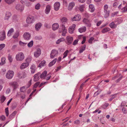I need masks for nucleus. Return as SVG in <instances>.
<instances>
[{
  "label": "nucleus",
  "mask_w": 127,
  "mask_h": 127,
  "mask_svg": "<svg viewBox=\"0 0 127 127\" xmlns=\"http://www.w3.org/2000/svg\"><path fill=\"white\" fill-rule=\"evenodd\" d=\"M24 58V56L23 53L22 52L19 53L16 55V59L18 61H21Z\"/></svg>",
  "instance_id": "obj_1"
},
{
  "label": "nucleus",
  "mask_w": 127,
  "mask_h": 127,
  "mask_svg": "<svg viewBox=\"0 0 127 127\" xmlns=\"http://www.w3.org/2000/svg\"><path fill=\"white\" fill-rule=\"evenodd\" d=\"M14 72L12 70H8L5 76L6 78L10 79L12 78L14 75Z\"/></svg>",
  "instance_id": "obj_2"
},
{
  "label": "nucleus",
  "mask_w": 127,
  "mask_h": 127,
  "mask_svg": "<svg viewBox=\"0 0 127 127\" xmlns=\"http://www.w3.org/2000/svg\"><path fill=\"white\" fill-rule=\"evenodd\" d=\"M31 60L30 58H28L26 60V62L22 63L20 66V68L21 69H23L28 67L29 65V62Z\"/></svg>",
  "instance_id": "obj_3"
},
{
  "label": "nucleus",
  "mask_w": 127,
  "mask_h": 127,
  "mask_svg": "<svg viewBox=\"0 0 127 127\" xmlns=\"http://www.w3.org/2000/svg\"><path fill=\"white\" fill-rule=\"evenodd\" d=\"M58 54V52L57 50L55 49L51 51L50 57L51 59H53L57 56Z\"/></svg>",
  "instance_id": "obj_4"
},
{
  "label": "nucleus",
  "mask_w": 127,
  "mask_h": 127,
  "mask_svg": "<svg viewBox=\"0 0 127 127\" xmlns=\"http://www.w3.org/2000/svg\"><path fill=\"white\" fill-rule=\"evenodd\" d=\"M35 21V18L33 16H29L26 19V22L29 24H31Z\"/></svg>",
  "instance_id": "obj_5"
},
{
  "label": "nucleus",
  "mask_w": 127,
  "mask_h": 127,
  "mask_svg": "<svg viewBox=\"0 0 127 127\" xmlns=\"http://www.w3.org/2000/svg\"><path fill=\"white\" fill-rule=\"evenodd\" d=\"M62 30H59V32L61 33L62 32V35L63 36H65V34L66 33L67 30L65 29V28L64 25L62 24Z\"/></svg>",
  "instance_id": "obj_6"
},
{
  "label": "nucleus",
  "mask_w": 127,
  "mask_h": 127,
  "mask_svg": "<svg viewBox=\"0 0 127 127\" xmlns=\"http://www.w3.org/2000/svg\"><path fill=\"white\" fill-rule=\"evenodd\" d=\"M66 43L68 45L71 44L73 40V38L70 36H67L66 37Z\"/></svg>",
  "instance_id": "obj_7"
},
{
  "label": "nucleus",
  "mask_w": 127,
  "mask_h": 127,
  "mask_svg": "<svg viewBox=\"0 0 127 127\" xmlns=\"http://www.w3.org/2000/svg\"><path fill=\"white\" fill-rule=\"evenodd\" d=\"M41 53V51L40 49H37L36 50L34 53V57L36 58H37L40 55Z\"/></svg>",
  "instance_id": "obj_8"
},
{
  "label": "nucleus",
  "mask_w": 127,
  "mask_h": 127,
  "mask_svg": "<svg viewBox=\"0 0 127 127\" xmlns=\"http://www.w3.org/2000/svg\"><path fill=\"white\" fill-rule=\"evenodd\" d=\"M75 26L76 25L75 24H73L68 29V31L70 33L72 34L73 33Z\"/></svg>",
  "instance_id": "obj_9"
},
{
  "label": "nucleus",
  "mask_w": 127,
  "mask_h": 127,
  "mask_svg": "<svg viewBox=\"0 0 127 127\" xmlns=\"http://www.w3.org/2000/svg\"><path fill=\"white\" fill-rule=\"evenodd\" d=\"M16 9L19 11H22L24 9L23 5L18 4L16 6Z\"/></svg>",
  "instance_id": "obj_10"
},
{
  "label": "nucleus",
  "mask_w": 127,
  "mask_h": 127,
  "mask_svg": "<svg viewBox=\"0 0 127 127\" xmlns=\"http://www.w3.org/2000/svg\"><path fill=\"white\" fill-rule=\"evenodd\" d=\"M9 85L12 87L14 89L17 88L18 86V83L16 82H12L9 83Z\"/></svg>",
  "instance_id": "obj_11"
},
{
  "label": "nucleus",
  "mask_w": 127,
  "mask_h": 127,
  "mask_svg": "<svg viewBox=\"0 0 127 127\" xmlns=\"http://www.w3.org/2000/svg\"><path fill=\"white\" fill-rule=\"evenodd\" d=\"M23 37L25 39L29 40L30 39L31 35L28 32H26L24 34Z\"/></svg>",
  "instance_id": "obj_12"
},
{
  "label": "nucleus",
  "mask_w": 127,
  "mask_h": 127,
  "mask_svg": "<svg viewBox=\"0 0 127 127\" xmlns=\"http://www.w3.org/2000/svg\"><path fill=\"white\" fill-rule=\"evenodd\" d=\"M60 3L59 2H56L54 4V8L56 11H58L59 9L60 6Z\"/></svg>",
  "instance_id": "obj_13"
},
{
  "label": "nucleus",
  "mask_w": 127,
  "mask_h": 127,
  "mask_svg": "<svg viewBox=\"0 0 127 127\" xmlns=\"http://www.w3.org/2000/svg\"><path fill=\"white\" fill-rule=\"evenodd\" d=\"M75 5V3L73 2L69 3L68 7V9L69 10H71L74 6Z\"/></svg>",
  "instance_id": "obj_14"
},
{
  "label": "nucleus",
  "mask_w": 127,
  "mask_h": 127,
  "mask_svg": "<svg viewBox=\"0 0 127 127\" xmlns=\"http://www.w3.org/2000/svg\"><path fill=\"white\" fill-rule=\"evenodd\" d=\"M81 19L80 16L79 15H75L72 18H71L72 21H79Z\"/></svg>",
  "instance_id": "obj_15"
},
{
  "label": "nucleus",
  "mask_w": 127,
  "mask_h": 127,
  "mask_svg": "<svg viewBox=\"0 0 127 127\" xmlns=\"http://www.w3.org/2000/svg\"><path fill=\"white\" fill-rule=\"evenodd\" d=\"M40 74V73H38L34 75L33 81H37L39 80Z\"/></svg>",
  "instance_id": "obj_16"
},
{
  "label": "nucleus",
  "mask_w": 127,
  "mask_h": 127,
  "mask_svg": "<svg viewBox=\"0 0 127 127\" xmlns=\"http://www.w3.org/2000/svg\"><path fill=\"white\" fill-rule=\"evenodd\" d=\"M17 76L19 78H23L26 77L25 74L23 72H19L18 73Z\"/></svg>",
  "instance_id": "obj_17"
},
{
  "label": "nucleus",
  "mask_w": 127,
  "mask_h": 127,
  "mask_svg": "<svg viewBox=\"0 0 127 127\" xmlns=\"http://www.w3.org/2000/svg\"><path fill=\"white\" fill-rule=\"evenodd\" d=\"M59 27V25L57 23H55L52 25V29L53 31H55Z\"/></svg>",
  "instance_id": "obj_18"
},
{
  "label": "nucleus",
  "mask_w": 127,
  "mask_h": 127,
  "mask_svg": "<svg viewBox=\"0 0 127 127\" xmlns=\"http://www.w3.org/2000/svg\"><path fill=\"white\" fill-rule=\"evenodd\" d=\"M42 25V24L40 23H38L36 24L35 26L36 30L38 31Z\"/></svg>",
  "instance_id": "obj_19"
},
{
  "label": "nucleus",
  "mask_w": 127,
  "mask_h": 127,
  "mask_svg": "<svg viewBox=\"0 0 127 127\" xmlns=\"http://www.w3.org/2000/svg\"><path fill=\"white\" fill-rule=\"evenodd\" d=\"M36 66L34 64H33L31 65L30 67V69L31 70V73H34L36 70Z\"/></svg>",
  "instance_id": "obj_20"
},
{
  "label": "nucleus",
  "mask_w": 127,
  "mask_h": 127,
  "mask_svg": "<svg viewBox=\"0 0 127 127\" xmlns=\"http://www.w3.org/2000/svg\"><path fill=\"white\" fill-rule=\"evenodd\" d=\"M57 60V58H55L49 64L48 66L49 67H51L53 65L56 63Z\"/></svg>",
  "instance_id": "obj_21"
},
{
  "label": "nucleus",
  "mask_w": 127,
  "mask_h": 127,
  "mask_svg": "<svg viewBox=\"0 0 127 127\" xmlns=\"http://www.w3.org/2000/svg\"><path fill=\"white\" fill-rule=\"evenodd\" d=\"M1 34L2 36L0 37V40L2 41L5 38V32L3 31L1 32Z\"/></svg>",
  "instance_id": "obj_22"
},
{
  "label": "nucleus",
  "mask_w": 127,
  "mask_h": 127,
  "mask_svg": "<svg viewBox=\"0 0 127 127\" xmlns=\"http://www.w3.org/2000/svg\"><path fill=\"white\" fill-rule=\"evenodd\" d=\"M11 14L9 12H6L5 14V16L4 18L5 19L8 20L11 16Z\"/></svg>",
  "instance_id": "obj_23"
},
{
  "label": "nucleus",
  "mask_w": 127,
  "mask_h": 127,
  "mask_svg": "<svg viewBox=\"0 0 127 127\" xmlns=\"http://www.w3.org/2000/svg\"><path fill=\"white\" fill-rule=\"evenodd\" d=\"M50 6L49 5H48L46 6V9L45 10V13L48 14L50 12Z\"/></svg>",
  "instance_id": "obj_24"
},
{
  "label": "nucleus",
  "mask_w": 127,
  "mask_h": 127,
  "mask_svg": "<svg viewBox=\"0 0 127 127\" xmlns=\"http://www.w3.org/2000/svg\"><path fill=\"white\" fill-rule=\"evenodd\" d=\"M89 10L91 12H93L95 10L94 5L92 4H90L89 5Z\"/></svg>",
  "instance_id": "obj_25"
},
{
  "label": "nucleus",
  "mask_w": 127,
  "mask_h": 127,
  "mask_svg": "<svg viewBox=\"0 0 127 127\" xmlns=\"http://www.w3.org/2000/svg\"><path fill=\"white\" fill-rule=\"evenodd\" d=\"M47 73V71H44L40 75V77L41 79H43L45 78L46 76V75Z\"/></svg>",
  "instance_id": "obj_26"
},
{
  "label": "nucleus",
  "mask_w": 127,
  "mask_h": 127,
  "mask_svg": "<svg viewBox=\"0 0 127 127\" xmlns=\"http://www.w3.org/2000/svg\"><path fill=\"white\" fill-rule=\"evenodd\" d=\"M17 113V112L16 111H14L9 116V118L11 120L13 118Z\"/></svg>",
  "instance_id": "obj_27"
},
{
  "label": "nucleus",
  "mask_w": 127,
  "mask_h": 127,
  "mask_svg": "<svg viewBox=\"0 0 127 127\" xmlns=\"http://www.w3.org/2000/svg\"><path fill=\"white\" fill-rule=\"evenodd\" d=\"M103 14L105 18H107L109 16V11H104Z\"/></svg>",
  "instance_id": "obj_28"
},
{
  "label": "nucleus",
  "mask_w": 127,
  "mask_h": 127,
  "mask_svg": "<svg viewBox=\"0 0 127 127\" xmlns=\"http://www.w3.org/2000/svg\"><path fill=\"white\" fill-rule=\"evenodd\" d=\"M86 30V28L85 27H83L78 29L80 33L85 32Z\"/></svg>",
  "instance_id": "obj_29"
},
{
  "label": "nucleus",
  "mask_w": 127,
  "mask_h": 127,
  "mask_svg": "<svg viewBox=\"0 0 127 127\" xmlns=\"http://www.w3.org/2000/svg\"><path fill=\"white\" fill-rule=\"evenodd\" d=\"M46 62L44 60L42 61L41 62V63L39 64L38 65V67L41 68L44 66L45 65Z\"/></svg>",
  "instance_id": "obj_30"
},
{
  "label": "nucleus",
  "mask_w": 127,
  "mask_h": 127,
  "mask_svg": "<svg viewBox=\"0 0 127 127\" xmlns=\"http://www.w3.org/2000/svg\"><path fill=\"white\" fill-rule=\"evenodd\" d=\"M110 30V29L108 28H106L103 29L102 30V32L103 33H105Z\"/></svg>",
  "instance_id": "obj_31"
},
{
  "label": "nucleus",
  "mask_w": 127,
  "mask_h": 127,
  "mask_svg": "<svg viewBox=\"0 0 127 127\" xmlns=\"http://www.w3.org/2000/svg\"><path fill=\"white\" fill-rule=\"evenodd\" d=\"M109 26L110 28H115L117 27V25L115 24L113 22H112L109 24Z\"/></svg>",
  "instance_id": "obj_32"
},
{
  "label": "nucleus",
  "mask_w": 127,
  "mask_h": 127,
  "mask_svg": "<svg viewBox=\"0 0 127 127\" xmlns=\"http://www.w3.org/2000/svg\"><path fill=\"white\" fill-rule=\"evenodd\" d=\"M62 24L64 25L66 23L67 21V19L65 17L63 18L61 20Z\"/></svg>",
  "instance_id": "obj_33"
},
{
  "label": "nucleus",
  "mask_w": 127,
  "mask_h": 127,
  "mask_svg": "<svg viewBox=\"0 0 127 127\" xmlns=\"http://www.w3.org/2000/svg\"><path fill=\"white\" fill-rule=\"evenodd\" d=\"M5 58L2 57L1 58V62L0 63V65H2L5 63Z\"/></svg>",
  "instance_id": "obj_34"
},
{
  "label": "nucleus",
  "mask_w": 127,
  "mask_h": 127,
  "mask_svg": "<svg viewBox=\"0 0 127 127\" xmlns=\"http://www.w3.org/2000/svg\"><path fill=\"white\" fill-rule=\"evenodd\" d=\"M86 47V46L85 45H84L82 46L81 48L79 50V53H81L84 51L85 50Z\"/></svg>",
  "instance_id": "obj_35"
},
{
  "label": "nucleus",
  "mask_w": 127,
  "mask_h": 127,
  "mask_svg": "<svg viewBox=\"0 0 127 127\" xmlns=\"http://www.w3.org/2000/svg\"><path fill=\"white\" fill-rule=\"evenodd\" d=\"M14 32V29L13 28H11L8 32L7 35L8 36H10L11 34L13 32Z\"/></svg>",
  "instance_id": "obj_36"
},
{
  "label": "nucleus",
  "mask_w": 127,
  "mask_h": 127,
  "mask_svg": "<svg viewBox=\"0 0 127 127\" xmlns=\"http://www.w3.org/2000/svg\"><path fill=\"white\" fill-rule=\"evenodd\" d=\"M4 1L7 3L10 4L13 2L15 0H4Z\"/></svg>",
  "instance_id": "obj_37"
},
{
  "label": "nucleus",
  "mask_w": 127,
  "mask_h": 127,
  "mask_svg": "<svg viewBox=\"0 0 127 127\" xmlns=\"http://www.w3.org/2000/svg\"><path fill=\"white\" fill-rule=\"evenodd\" d=\"M64 38H61L58 39L56 43L57 44H59L61 42L64 41Z\"/></svg>",
  "instance_id": "obj_38"
},
{
  "label": "nucleus",
  "mask_w": 127,
  "mask_h": 127,
  "mask_svg": "<svg viewBox=\"0 0 127 127\" xmlns=\"http://www.w3.org/2000/svg\"><path fill=\"white\" fill-rule=\"evenodd\" d=\"M19 32H16L14 34V35L13 37L14 38H17L19 36Z\"/></svg>",
  "instance_id": "obj_39"
},
{
  "label": "nucleus",
  "mask_w": 127,
  "mask_h": 127,
  "mask_svg": "<svg viewBox=\"0 0 127 127\" xmlns=\"http://www.w3.org/2000/svg\"><path fill=\"white\" fill-rule=\"evenodd\" d=\"M33 41L32 40L28 44V46L29 47H31L33 46Z\"/></svg>",
  "instance_id": "obj_40"
},
{
  "label": "nucleus",
  "mask_w": 127,
  "mask_h": 127,
  "mask_svg": "<svg viewBox=\"0 0 127 127\" xmlns=\"http://www.w3.org/2000/svg\"><path fill=\"white\" fill-rule=\"evenodd\" d=\"M69 51L68 50H66L65 51L63 54L64 56L63 57V58H64L66 57L67 54L68 53Z\"/></svg>",
  "instance_id": "obj_41"
},
{
  "label": "nucleus",
  "mask_w": 127,
  "mask_h": 127,
  "mask_svg": "<svg viewBox=\"0 0 127 127\" xmlns=\"http://www.w3.org/2000/svg\"><path fill=\"white\" fill-rule=\"evenodd\" d=\"M40 7V4L39 3H37L35 5V9L37 10H38Z\"/></svg>",
  "instance_id": "obj_42"
},
{
  "label": "nucleus",
  "mask_w": 127,
  "mask_h": 127,
  "mask_svg": "<svg viewBox=\"0 0 127 127\" xmlns=\"http://www.w3.org/2000/svg\"><path fill=\"white\" fill-rule=\"evenodd\" d=\"M40 82H37L36 83L34 84L33 88H36L39 85Z\"/></svg>",
  "instance_id": "obj_43"
},
{
  "label": "nucleus",
  "mask_w": 127,
  "mask_h": 127,
  "mask_svg": "<svg viewBox=\"0 0 127 127\" xmlns=\"http://www.w3.org/2000/svg\"><path fill=\"white\" fill-rule=\"evenodd\" d=\"M8 58L10 62H11L13 61L12 58V57L10 54H9L8 56Z\"/></svg>",
  "instance_id": "obj_44"
},
{
  "label": "nucleus",
  "mask_w": 127,
  "mask_h": 127,
  "mask_svg": "<svg viewBox=\"0 0 127 127\" xmlns=\"http://www.w3.org/2000/svg\"><path fill=\"white\" fill-rule=\"evenodd\" d=\"M78 41L79 40L78 39H77L74 40L73 43V45H75L77 44Z\"/></svg>",
  "instance_id": "obj_45"
},
{
  "label": "nucleus",
  "mask_w": 127,
  "mask_h": 127,
  "mask_svg": "<svg viewBox=\"0 0 127 127\" xmlns=\"http://www.w3.org/2000/svg\"><path fill=\"white\" fill-rule=\"evenodd\" d=\"M5 111L6 116H8L9 115V111L8 108H7L5 109Z\"/></svg>",
  "instance_id": "obj_46"
},
{
  "label": "nucleus",
  "mask_w": 127,
  "mask_h": 127,
  "mask_svg": "<svg viewBox=\"0 0 127 127\" xmlns=\"http://www.w3.org/2000/svg\"><path fill=\"white\" fill-rule=\"evenodd\" d=\"M25 90V87L23 86L20 89V91L21 92H23Z\"/></svg>",
  "instance_id": "obj_47"
},
{
  "label": "nucleus",
  "mask_w": 127,
  "mask_h": 127,
  "mask_svg": "<svg viewBox=\"0 0 127 127\" xmlns=\"http://www.w3.org/2000/svg\"><path fill=\"white\" fill-rule=\"evenodd\" d=\"M6 98L4 96H1V98H0V100L1 102H3L5 100Z\"/></svg>",
  "instance_id": "obj_48"
},
{
  "label": "nucleus",
  "mask_w": 127,
  "mask_h": 127,
  "mask_svg": "<svg viewBox=\"0 0 127 127\" xmlns=\"http://www.w3.org/2000/svg\"><path fill=\"white\" fill-rule=\"evenodd\" d=\"M108 5L107 4H105L104 5V11H108Z\"/></svg>",
  "instance_id": "obj_49"
},
{
  "label": "nucleus",
  "mask_w": 127,
  "mask_h": 127,
  "mask_svg": "<svg viewBox=\"0 0 127 127\" xmlns=\"http://www.w3.org/2000/svg\"><path fill=\"white\" fill-rule=\"evenodd\" d=\"M5 46V44H0V50L2 49Z\"/></svg>",
  "instance_id": "obj_50"
},
{
  "label": "nucleus",
  "mask_w": 127,
  "mask_h": 127,
  "mask_svg": "<svg viewBox=\"0 0 127 127\" xmlns=\"http://www.w3.org/2000/svg\"><path fill=\"white\" fill-rule=\"evenodd\" d=\"M94 39V38L93 37H91L89 41V42L90 43H92V41Z\"/></svg>",
  "instance_id": "obj_51"
},
{
  "label": "nucleus",
  "mask_w": 127,
  "mask_h": 127,
  "mask_svg": "<svg viewBox=\"0 0 127 127\" xmlns=\"http://www.w3.org/2000/svg\"><path fill=\"white\" fill-rule=\"evenodd\" d=\"M86 24L87 25V26L89 27H90L91 26V23L89 21Z\"/></svg>",
  "instance_id": "obj_52"
},
{
  "label": "nucleus",
  "mask_w": 127,
  "mask_h": 127,
  "mask_svg": "<svg viewBox=\"0 0 127 127\" xmlns=\"http://www.w3.org/2000/svg\"><path fill=\"white\" fill-rule=\"evenodd\" d=\"M51 77V76L50 75H48V76L47 77H46V76L45 77V78H43V79H45L46 80H48Z\"/></svg>",
  "instance_id": "obj_53"
},
{
  "label": "nucleus",
  "mask_w": 127,
  "mask_h": 127,
  "mask_svg": "<svg viewBox=\"0 0 127 127\" xmlns=\"http://www.w3.org/2000/svg\"><path fill=\"white\" fill-rule=\"evenodd\" d=\"M123 113L124 114H126L127 113V110H126L125 108H123L122 109Z\"/></svg>",
  "instance_id": "obj_54"
},
{
  "label": "nucleus",
  "mask_w": 127,
  "mask_h": 127,
  "mask_svg": "<svg viewBox=\"0 0 127 127\" xmlns=\"http://www.w3.org/2000/svg\"><path fill=\"white\" fill-rule=\"evenodd\" d=\"M89 21L88 19L86 18H84L83 20V22L85 24H86Z\"/></svg>",
  "instance_id": "obj_55"
},
{
  "label": "nucleus",
  "mask_w": 127,
  "mask_h": 127,
  "mask_svg": "<svg viewBox=\"0 0 127 127\" xmlns=\"http://www.w3.org/2000/svg\"><path fill=\"white\" fill-rule=\"evenodd\" d=\"M32 80L31 79L28 82L27 85L28 86V88L31 85V82Z\"/></svg>",
  "instance_id": "obj_56"
},
{
  "label": "nucleus",
  "mask_w": 127,
  "mask_h": 127,
  "mask_svg": "<svg viewBox=\"0 0 127 127\" xmlns=\"http://www.w3.org/2000/svg\"><path fill=\"white\" fill-rule=\"evenodd\" d=\"M122 21V18H119L118 20V24H120Z\"/></svg>",
  "instance_id": "obj_57"
},
{
  "label": "nucleus",
  "mask_w": 127,
  "mask_h": 127,
  "mask_svg": "<svg viewBox=\"0 0 127 127\" xmlns=\"http://www.w3.org/2000/svg\"><path fill=\"white\" fill-rule=\"evenodd\" d=\"M118 5V3L116 2H115L114 3L113 6L115 8H116L117 6Z\"/></svg>",
  "instance_id": "obj_58"
},
{
  "label": "nucleus",
  "mask_w": 127,
  "mask_h": 127,
  "mask_svg": "<svg viewBox=\"0 0 127 127\" xmlns=\"http://www.w3.org/2000/svg\"><path fill=\"white\" fill-rule=\"evenodd\" d=\"M83 40L81 42V43L82 44H83L85 42V41L86 40V37H83Z\"/></svg>",
  "instance_id": "obj_59"
},
{
  "label": "nucleus",
  "mask_w": 127,
  "mask_h": 127,
  "mask_svg": "<svg viewBox=\"0 0 127 127\" xmlns=\"http://www.w3.org/2000/svg\"><path fill=\"white\" fill-rule=\"evenodd\" d=\"M5 119V116L3 115L1 116L0 118V119L2 121H4Z\"/></svg>",
  "instance_id": "obj_60"
},
{
  "label": "nucleus",
  "mask_w": 127,
  "mask_h": 127,
  "mask_svg": "<svg viewBox=\"0 0 127 127\" xmlns=\"http://www.w3.org/2000/svg\"><path fill=\"white\" fill-rule=\"evenodd\" d=\"M80 123V121L79 120H76L74 122V123L75 124H79Z\"/></svg>",
  "instance_id": "obj_61"
},
{
  "label": "nucleus",
  "mask_w": 127,
  "mask_h": 127,
  "mask_svg": "<svg viewBox=\"0 0 127 127\" xmlns=\"http://www.w3.org/2000/svg\"><path fill=\"white\" fill-rule=\"evenodd\" d=\"M19 44L20 45H23V46H24L26 44V43H23V42H21V41H20L19 42Z\"/></svg>",
  "instance_id": "obj_62"
},
{
  "label": "nucleus",
  "mask_w": 127,
  "mask_h": 127,
  "mask_svg": "<svg viewBox=\"0 0 127 127\" xmlns=\"http://www.w3.org/2000/svg\"><path fill=\"white\" fill-rule=\"evenodd\" d=\"M115 95H113L112 96V97L111 98H110L109 99V100L110 101H112L114 98H115Z\"/></svg>",
  "instance_id": "obj_63"
},
{
  "label": "nucleus",
  "mask_w": 127,
  "mask_h": 127,
  "mask_svg": "<svg viewBox=\"0 0 127 127\" xmlns=\"http://www.w3.org/2000/svg\"><path fill=\"white\" fill-rule=\"evenodd\" d=\"M35 38L36 40H39L41 39V37L40 36H36L35 37Z\"/></svg>",
  "instance_id": "obj_64"
}]
</instances>
